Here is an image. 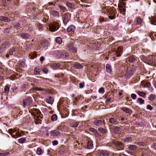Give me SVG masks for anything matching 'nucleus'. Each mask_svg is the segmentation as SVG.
I'll use <instances>...</instances> for the list:
<instances>
[{
	"mask_svg": "<svg viewBox=\"0 0 156 156\" xmlns=\"http://www.w3.org/2000/svg\"><path fill=\"white\" fill-rule=\"evenodd\" d=\"M59 28V24L58 23L55 22L49 26L50 30L53 32L58 29Z\"/></svg>",
	"mask_w": 156,
	"mask_h": 156,
	"instance_id": "1",
	"label": "nucleus"
},
{
	"mask_svg": "<svg viewBox=\"0 0 156 156\" xmlns=\"http://www.w3.org/2000/svg\"><path fill=\"white\" fill-rule=\"evenodd\" d=\"M135 71L134 68H132L130 69H127V71L125 74L126 79L129 78L133 75Z\"/></svg>",
	"mask_w": 156,
	"mask_h": 156,
	"instance_id": "2",
	"label": "nucleus"
},
{
	"mask_svg": "<svg viewBox=\"0 0 156 156\" xmlns=\"http://www.w3.org/2000/svg\"><path fill=\"white\" fill-rule=\"evenodd\" d=\"M9 43L8 41H6L3 43L0 48V53H2L5 51L6 49L9 47Z\"/></svg>",
	"mask_w": 156,
	"mask_h": 156,
	"instance_id": "3",
	"label": "nucleus"
},
{
	"mask_svg": "<svg viewBox=\"0 0 156 156\" xmlns=\"http://www.w3.org/2000/svg\"><path fill=\"white\" fill-rule=\"evenodd\" d=\"M32 101L31 98H27L24 100L23 101V105L24 107L26 106H29L31 104Z\"/></svg>",
	"mask_w": 156,
	"mask_h": 156,
	"instance_id": "4",
	"label": "nucleus"
},
{
	"mask_svg": "<svg viewBox=\"0 0 156 156\" xmlns=\"http://www.w3.org/2000/svg\"><path fill=\"white\" fill-rule=\"evenodd\" d=\"M49 134L51 136H57L60 134L59 131L55 129L50 131Z\"/></svg>",
	"mask_w": 156,
	"mask_h": 156,
	"instance_id": "5",
	"label": "nucleus"
},
{
	"mask_svg": "<svg viewBox=\"0 0 156 156\" xmlns=\"http://www.w3.org/2000/svg\"><path fill=\"white\" fill-rule=\"evenodd\" d=\"M62 19L63 23L64 24H66L70 20L69 18L68 17V16L65 14L63 15Z\"/></svg>",
	"mask_w": 156,
	"mask_h": 156,
	"instance_id": "6",
	"label": "nucleus"
},
{
	"mask_svg": "<svg viewBox=\"0 0 156 156\" xmlns=\"http://www.w3.org/2000/svg\"><path fill=\"white\" fill-rule=\"evenodd\" d=\"M148 59L151 63H154L156 62V55L153 56L150 55L149 56Z\"/></svg>",
	"mask_w": 156,
	"mask_h": 156,
	"instance_id": "7",
	"label": "nucleus"
},
{
	"mask_svg": "<svg viewBox=\"0 0 156 156\" xmlns=\"http://www.w3.org/2000/svg\"><path fill=\"white\" fill-rule=\"evenodd\" d=\"M98 154L101 156H108V154L107 151L103 150L99 151Z\"/></svg>",
	"mask_w": 156,
	"mask_h": 156,
	"instance_id": "8",
	"label": "nucleus"
},
{
	"mask_svg": "<svg viewBox=\"0 0 156 156\" xmlns=\"http://www.w3.org/2000/svg\"><path fill=\"white\" fill-rule=\"evenodd\" d=\"M67 47L69 50H71L74 52H76V50H75V48L73 47V44H68Z\"/></svg>",
	"mask_w": 156,
	"mask_h": 156,
	"instance_id": "9",
	"label": "nucleus"
},
{
	"mask_svg": "<svg viewBox=\"0 0 156 156\" xmlns=\"http://www.w3.org/2000/svg\"><path fill=\"white\" fill-rule=\"evenodd\" d=\"M109 122L110 123L114 125H117L118 123V122L117 120L113 118L109 119Z\"/></svg>",
	"mask_w": 156,
	"mask_h": 156,
	"instance_id": "10",
	"label": "nucleus"
},
{
	"mask_svg": "<svg viewBox=\"0 0 156 156\" xmlns=\"http://www.w3.org/2000/svg\"><path fill=\"white\" fill-rule=\"evenodd\" d=\"M0 20L1 21L5 22H9L11 21L10 19L9 18H8L6 17L3 16L0 17Z\"/></svg>",
	"mask_w": 156,
	"mask_h": 156,
	"instance_id": "11",
	"label": "nucleus"
},
{
	"mask_svg": "<svg viewBox=\"0 0 156 156\" xmlns=\"http://www.w3.org/2000/svg\"><path fill=\"white\" fill-rule=\"evenodd\" d=\"M106 69L107 72L109 73H110L112 71V67L109 64H106Z\"/></svg>",
	"mask_w": 156,
	"mask_h": 156,
	"instance_id": "12",
	"label": "nucleus"
},
{
	"mask_svg": "<svg viewBox=\"0 0 156 156\" xmlns=\"http://www.w3.org/2000/svg\"><path fill=\"white\" fill-rule=\"evenodd\" d=\"M156 96L154 94H150L149 95L148 97V99L151 101H153L155 99Z\"/></svg>",
	"mask_w": 156,
	"mask_h": 156,
	"instance_id": "13",
	"label": "nucleus"
},
{
	"mask_svg": "<svg viewBox=\"0 0 156 156\" xmlns=\"http://www.w3.org/2000/svg\"><path fill=\"white\" fill-rule=\"evenodd\" d=\"M122 50L121 47H119L117 48V50L116 51V56L119 57L121 55V53H122Z\"/></svg>",
	"mask_w": 156,
	"mask_h": 156,
	"instance_id": "14",
	"label": "nucleus"
},
{
	"mask_svg": "<svg viewBox=\"0 0 156 156\" xmlns=\"http://www.w3.org/2000/svg\"><path fill=\"white\" fill-rule=\"evenodd\" d=\"M75 29V27L73 26H70L67 29V31L68 32H73Z\"/></svg>",
	"mask_w": 156,
	"mask_h": 156,
	"instance_id": "15",
	"label": "nucleus"
},
{
	"mask_svg": "<svg viewBox=\"0 0 156 156\" xmlns=\"http://www.w3.org/2000/svg\"><path fill=\"white\" fill-rule=\"evenodd\" d=\"M122 110L125 112L126 113L130 114L131 113L132 111L130 109L128 108H124L122 109Z\"/></svg>",
	"mask_w": 156,
	"mask_h": 156,
	"instance_id": "16",
	"label": "nucleus"
},
{
	"mask_svg": "<svg viewBox=\"0 0 156 156\" xmlns=\"http://www.w3.org/2000/svg\"><path fill=\"white\" fill-rule=\"evenodd\" d=\"M137 94L140 96L144 98L146 97V94L143 91H138L137 92Z\"/></svg>",
	"mask_w": 156,
	"mask_h": 156,
	"instance_id": "17",
	"label": "nucleus"
},
{
	"mask_svg": "<svg viewBox=\"0 0 156 156\" xmlns=\"http://www.w3.org/2000/svg\"><path fill=\"white\" fill-rule=\"evenodd\" d=\"M93 147V144L92 141L91 140H89L87 144V148L89 149H91Z\"/></svg>",
	"mask_w": 156,
	"mask_h": 156,
	"instance_id": "18",
	"label": "nucleus"
},
{
	"mask_svg": "<svg viewBox=\"0 0 156 156\" xmlns=\"http://www.w3.org/2000/svg\"><path fill=\"white\" fill-rule=\"evenodd\" d=\"M51 13L55 17L59 16V13L56 11L52 10L51 11Z\"/></svg>",
	"mask_w": 156,
	"mask_h": 156,
	"instance_id": "19",
	"label": "nucleus"
},
{
	"mask_svg": "<svg viewBox=\"0 0 156 156\" xmlns=\"http://www.w3.org/2000/svg\"><path fill=\"white\" fill-rule=\"evenodd\" d=\"M94 122L97 126H100L102 125L101 121V120L95 119Z\"/></svg>",
	"mask_w": 156,
	"mask_h": 156,
	"instance_id": "20",
	"label": "nucleus"
},
{
	"mask_svg": "<svg viewBox=\"0 0 156 156\" xmlns=\"http://www.w3.org/2000/svg\"><path fill=\"white\" fill-rule=\"evenodd\" d=\"M21 37L23 38L27 39L30 37V35L27 33H23L21 34Z\"/></svg>",
	"mask_w": 156,
	"mask_h": 156,
	"instance_id": "21",
	"label": "nucleus"
},
{
	"mask_svg": "<svg viewBox=\"0 0 156 156\" xmlns=\"http://www.w3.org/2000/svg\"><path fill=\"white\" fill-rule=\"evenodd\" d=\"M128 148L130 150L134 151L136 149L137 147L135 145H130L129 146Z\"/></svg>",
	"mask_w": 156,
	"mask_h": 156,
	"instance_id": "22",
	"label": "nucleus"
},
{
	"mask_svg": "<svg viewBox=\"0 0 156 156\" xmlns=\"http://www.w3.org/2000/svg\"><path fill=\"white\" fill-rule=\"evenodd\" d=\"M74 67L76 69H81L83 67L82 66L80 63H75L74 64Z\"/></svg>",
	"mask_w": 156,
	"mask_h": 156,
	"instance_id": "23",
	"label": "nucleus"
},
{
	"mask_svg": "<svg viewBox=\"0 0 156 156\" xmlns=\"http://www.w3.org/2000/svg\"><path fill=\"white\" fill-rule=\"evenodd\" d=\"M47 102L49 104H52L54 100L51 97H48L46 100Z\"/></svg>",
	"mask_w": 156,
	"mask_h": 156,
	"instance_id": "24",
	"label": "nucleus"
},
{
	"mask_svg": "<svg viewBox=\"0 0 156 156\" xmlns=\"http://www.w3.org/2000/svg\"><path fill=\"white\" fill-rule=\"evenodd\" d=\"M58 7L59 8L60 11L62 12H64L66 9V7L64 6L59 5Z\"/></svg>",
	"mask_w": 156,
	"mask_h": 156,
	"instance_id": "25",
	"label": "nucleus"
},
{
	"mask_svg": "<svg viewBox=\"0 0 156 156\" xmlns=\"http://www.w3.org/2000/svg\"><path fill=\"white\" fill-rule=\"evenodd\" d=\"M89 130L93 132L96 136H98V133L97 131L94 128H90L89 129Z\"/></svg>",
	"mask_w": 156,
	"mask_h": 156,
	"instance_id": "26",
	"label": "nucleus"
},
{
	"mask_svg": "<svg viewBox=\"0 0 156 156\" xmlns=\"http://www.w3.org/2000/svg\"><path fill=\"white\" fill-rule=\"evenodd\" d=\"M21 136V134L20 132H17L14 135H12V136L15 138H16Z\"/></svg>",
	"mask_w": 156,
	"mask_h": 156,
	"instance_id": "27",
	"label": "nucleus"
},
{
	"mask_svg": "<svg viewBox=\"0 0 156 156\" xmlns=\"http://www.w3.org/2000/svg\"><path fill=\"white\" fill-rule=\"evenodd\" d=\"M41 69L39 67H37L35 68L34 70V73L37 75L40 72Z\"/></svg>",
	"mask_w": 156,
	"mask_h": 156,
	"instance_id": "28",
	"label": "nucleus"
},
{
	"mask_svg": "<svg viewBox=\"0 0 156 156\" xmlns=\"http://www.w3.org/2000/svg\"><path fill=\"white\" fill-rule=\"evenodd\" d=\"M16 50V48H15L13 47L12 48H11L10 49V50L9 52L8 53L10 55H12L13 52H15Z\"/></svg>",
	"mask_w": 156,
	"mask_h": 156,
	"instance_id": "29",
	"label": "nucleus"
},
{
	"mask_svg": "<svg viewBox=\"0 0 156 156\" xmlns=\"http://www.w3.org/2000/svg\"><path fill=\"white\" fill-rule=\"evenodd\" d=\"M150 22L152 25H156V18L154 17H153L150 20Z\"/></svg>",
	"mask_w": 156,
	"mask_h": 156,
	"instance_id": "30",
	"label": "nucleus"
},
{
	"mask_svg": "<svg viewBox=\"0 0 156 156\" xmlns=\"http://www.w3.org/2000/svg\"><path fill=\"white\" fill-rule=\"evenodd\" d=\"M121 129L119 127H116L114 128L115 132L116 133H120L121 130Z\"/></svg>",
	"mask_w": 156,
	"mask_h": 156,
	"instance_id": "31",
	"label": "nucleus"
},
{
	"mask_svg": "<svg viewBox=\"0 0 156 156\" xmlns=\"http://www.w3.org/2000/svg\"><path fill=\"white\" fill-rule=\"evenodd\" d=\"M112 142L114 144L116 145L117 147H121V146L122 145V143L121 142L117 141H113Z\"/></svg>",
	"mask_w": 156,
	"mask_h": 156,
	"instance_id": "32",
	"label": "nucleus"
},
{
	"mask_svg": "<svg viewBox=\"0 0 156 156\" xmlns=\"http://www.w3.org/2000/svg\"><path fill=\"white\" fill-rule=\"evenodd\" d=\"M36 153L38 155H40L43 153V151L40 148H38L37 149Z\"/></svg>",
	"mask_w": 156,
	"mask_h": 156,
	"instance_id": "33",
	"label": "nucleus"
},
{
	"mask_svg": "<svg viewBox=\"0 0 156 156\" xmlns=\"http://www.w3.org/2000/svg\"><path fill=\"white\" fill-rule=\"evenodd\" d=\"M142 19L140 17H138L136 19V24L138 25H140L142 22Z\"/></svg>",
	"mask_w": 156,
	"mask_h": 156,
	"instance_id": "34",
	"label": "nucleus"
},
{
	"mask_svg": "<svg viewBox=\"0 0 156 156\" xmlns=\"http://www.w3.org/2000/svg\"><path fill=\"white\" fill-rule=\"evenodd\" d=\"M37 57V55L36 54V52H33L32 55H29V58L30 59H33Z\"/></svg>",
	"mask_w": 156,
	"mask_h": 156,
	"instance_id": "35",
	"label": "nucleus"
},
{
	"mask_svg": "<svg viewBox=\"0 0 156 156\" xmlns=\"http://www.w3.org/2000/svg\"><path fill=\"white\" fill-rule=\"evenodd\" d=\"M56 42L59 44L62 43V39L60 37H57L55 39Z\"/></svg>",
	"mask_w": 156,
	"mask_h": 156,
	"instance_id": "36",
	"label": "nucleus"
},
{
	"mask_svg": "<svg viewBox=\"0 0 156 156\" xmlns=\"http://www.w3.org/2000/svg\"><path fill=\"white\" fill-rule=\"evenodd\" d=\"M98 130L99 132L102 133H104L106 132V130L105 129L102 128H99L98 129Z\"/></svg>",
	"mask_w": 156,
	"mask_h": 156,
	"instance_id": "37",
	"label": "nucleus"
},
{
	"mask_svg": "<svg viewBox=\"0 0 156 156\" xmlns=\"http://www.w3.org/2000/svg\"><path fill=\"white\" fill-rule=\"evenodd\" d=\"M78 123L77 122H73L70 124V126L73 127H76L78 126Z\"/></svg>",
	"mask_w": 156,
	"mask_h": 156,
	"instance_id": "38",
	"label": "nucleus"
},
{
	"mask_svg": "<svg viewBox=\"0 0 156 156\" xmlns=\"http://www.w3.org/2000/svg\"><path fill=\"white\" fill-rule=\"evenodd\" d=\"M137 101L141 105L144 104V101L143 99L142 98H138L137 99Z\"/></svg>",
	"mask_w": 156,
	"mask_h": 156,
	"instance_id": "39",
	"label": "nucleus"
},
{
	"mask_svg": "<svg viewBox=\"0 0 156 156\" xmlns=\"http://www.w3.org/2000/svg\"><path fill=\"white\" fill-rule=\"evenodd\" d=\"M26 140V139L24 138H22L19 140L18 142L19 143L23 144L24 143Z\"/></svg>",
	"mask_w": 156,
	"mask_h": 156,
	"instance_id": "40",
	"label": "nucleus"
},
{
	"mask_svg": "<svg viewBox=\"0 0 156 156\" xmlns=\"http://www.w3.org/2000/svg\"><path fill=\"white\" fill-rule=\"evenodd\" d=\"M35 113L36 115V117L37 118H41V117L40 116L41 112L39 111H35Z\"/></svg>",
	"mask_w": 156,
	"mask_h": 156,
	"instance_id": "41",
	"label": "nucleus"
},
{
	"mask_svg": "<svg viewBox=\"0 0 156 156\" xmlns=\"http://www.w3.org/2000/svg\"><path fill=\"white\" fill-rule=\"evenodd\" d=\"M57 116L56 115H53L51 117V119L53 121H55L57 120Z\"/></svg>",
	"mask_w": 156,
	"mask_h": 156,
	"instance_id": "42",
	"label": "nucleus"
},
{
	"mask_svg": "<svg viewBox=\"0 0 156 156\" xmlns=\"http://www.w3.org/2000/svg\"><path fill=\"white\" fill-rule=\"evenodd\" d=\"M126 6V4L125 2H121L119 4V8H125Z\"/></svg>",
	"mask_w": 156,
	"mask_h": 156,
	"instance_id": "43",
	"label": "nucleus"
},
{
	"mask_svg": "<svg viewBox=\"0 0 156 156\" xmlns=\"http://www.w3.org/2000/svg\"><path fill=\"white\" fill-rule=\"evenodd\" d=\"M9 88L8 86H5L4 88L5 93L7 94L9 93Z\"/></svg>",
	"mask_w": 156,
	"mask_h": 156,
	"instance_id": "44",
	"label": "nucleus"
},
{
	"mask_svg": "<svg viewBox=\"0 0 156 156\" xmlns=\"http://www.w3.org/2000/svg\"><path fill=\"white\" fill-rule=\"evenodd\" d=\"M9 133L12 136V135H14V134H13V133H14L15 131V130L14 129H9Z\"/></svg>",
	"mask_w": 156,
	"mask_h": 156,
	"instance_id": "45",
	"label": "nucleus"
},
{
	"mask_svg": "<svg viewBox=\"0 0 156 156\" xmlns=\"http://www.w3.org/2000/svg\"><path fill=\"white\" fill-rule=\"evenodd\" d=\"M9 154V152H6L5 153H0V156H6Z\"/></svg>",
	"mask_w": 156,
	"mask_h": 156,
	"instance_id": "46",
	"label": "nucleus"
},
{
	"mask_svg": "<svg viewBox=\"0 0 156 156\" xmlns=\"http://www.w3.org/2000/svg\"><path fill=\"white\" fill-rule=\"evenodd\" d=\"M98 92L99 93L101 94H103L104 92V89L103 87H101L100 88Z\"/></svg>",
	"mask_w": 156,
	"mask_h": 156,
	"instance_id": "47",
	"label": "nucleus"
},
{
	"mask_svg": "<svg viewBox=\"0 0 156 156\" xmlns=\"http://www.w3.org/2000/svg\"><path fill=\"white\" fill-rule=\"evenodd\" d=\"M129 61L130 62H132L135 60V58L133 56H130L129 58Z\"/></svg>",
	"mask_w": 156,
	"mask_h": 156,
	"instance_id": "48",
	"label": "nucleus"
},
{
	"mask_svg": "<svg viewBox=\"0 0 156 156\" xmlns=\"http://www.w3.org/2000/svg\"><path fill=\"white\" fill-rule=\"evenodd\" d=\"M84 82L80 83L79 84V88H83L84 87Z\"/></svg>",
	"mask_w": 156,
	"mask_h": 156,
	"instance_id": "49",
	"label": "nucleus"
},
{
	"mask_svg": "<svg viewBox=\"0 0 156 156\" xmlns=\"http://www.w3.org/2000/svg\"><path fill=\"white\" fill-rule=\"evenodd\" d=\"M147 109L151 111L153 109V107L151 105H148L147 106Z\"/></svg>",
	"mask_w": 156,
	"mask_h": 156,
	"instance_id": "50",
	"label": "nucleus"
},
{
	"mask_svg": "<svg viewBox=\"0 0 156 156\" xmlns=\"http://www.w3.org/2000/svg\"><path fill=\"white\" fill-rule=\"evenodd\" d=\"M14 25L15 27H18L20 26V24L18 22H15L14 23Z\"/></svg>",
	"mask_w": 156,
	"mask_h": 156,
	"instance_id": "51",
	"label": "nucleus"
},
{
	"mask_svg": "<svg viewBox=\"0 0 156 156\" xmlns=\"http://www.w3.org/2000/svg\"><path fill=\"white\" fill-rule=\"evenodd\" d=\"M131 97L133 99H135L136 98V95L134 94H131Z\"/></svg>",
	"mask_w": 156,
	"mask_h": 156,
	"instance_id": "52",
	"label": "nucleus"
},
{
	"mask_svg": "<svg viewBox=\"0 0 156 156\" xmlns=\"http://www.w3.org/2000/svg\"><path fill=\"white\" fill-rule=\"evenodd\" d=\"M131 140V138L128 137L124 139V140L125 142H129Z\"/></svg>",
	"mask_w": 156,
	"mask_h": 156,
	"instance_id": "53",
	"label": "nucleus"
},
{
	"mask_svg": "<svg viewBox=\"0 0 156 156\" xmlns=\"http://www.w3.org/2000/svg\"><path fill=\"white\" fill-rule=\"evenodd\" d=\"M60 64L59 63H54L53 64V66L55 68H58L60 66Z\"/></svg>",
	"mask_w": 156,
	"mask_h": 156,
	"instance_id": "54",
	"label": "nucleus"
},
{
	"mask_svg": "<svg viewBox=\"0 0 156 156\" xmlns=\"http://www.w3.org/2000/svg\"><path fill=\"white\" fill-rule=\"evenodd\" d=\"M35 90L36 91H43L44 90V89L43 88H40L39 87H36L35 88Z\"/></svg>",
	"mask_w": 156,
	"mask_h": 156,
	"instance_id": "55",
	"label": "nucleus"
},
{
	"mask_svg": "<svg viewBox=\"0 0 156 156\" xmlns=\"http://www.w3.org/2000/svg\"><path fill=\"white\" fill-rule=\"evenodd\" d=\"M115 16H108V18L110 20H113L115 19Z\"/></svg>",
	"mask_w": 156,
	"mask_h": 156,
	"instance_id": "56",
	"label": "nucleus"
},
{
	"mask_svg": "<svg viewBox=\"0 0 156 156\" xmlns=\"http://www.w3.org/2000/svg\"><path fill=\"white\" fill-rule=\"evenodd\" d=\"M119 9H120V11L121 12H125L126 10L125 8H119Z\"/></svg>",
	"mask_w": 156,
	"mask_h": 156,
	"instance_id": "57",
	"label": "nucleus"
},
{
	"mask_svg": "<svg viewBox=\"0 0 156 156\" xmlns=\"http://www.w3.org/2000/svg\"><path fill=\"white\" fill-rule=\"evenodd\" d=\"M53 145H56L58 144V143L57 141L54 140L52 142Z\"/></svg>",
	"mask_w": 156,
	"mask_h": 156,
	"instance_id": "58",
	"label": "nucleus"
},
{
	"mask_svg": "<svg viewBox=\"0 0 156 156\" xmlns=\"http://www.w3.org/2000/svg\"><path fill=\"white\" fill-rule=\"evenodd\" d=\"M38 27L40 30H42V25L41 24H39V25H38Z\"/></svg>",
	"mask_w": 156,
	"mask_h": 156,
	"instance_id": "59",
	"label": "nucleus"
},
{
	"mask_svg": "<svg viewBox=\"0 0 156 156\" xmlns=\"http://www.w3.org/2000/svg\"><path fill=\"white\" fill-rule=\"evenodd\" d=\"M42 71L45 73H47L48 72V69L46 68H45L42 70Z\"/></svg>",
	"mask_w": 156,
	"mask_h": 156,
	"instance_id": "60",
	"label": "nucleus"
},
{
	"mask_svg": "<svg viewBox=\"0 0 156 156\" xmlns=\"http://www.w3.org/2000/svg\"><path fill=\"white\" fill-rule=\"evenodd\" d=\"M31 114L32 115H34L35 117H36V115L35 113V111L32 112H31Z\"/></svg>",
	"mask_w": 156,
	"mask_h": 156,
	"instance_id": "61",
	"label": "nucleus"
},
{
	"mask_svg": "<svg viewBox=\"0 0 156 156\" xmlns=\"http://www.w3.org/2000/svg\"><path fill=\"white\" fill-rule=\"evenodd\" d=\"M137 144L140 145H143L144 143L143 142H139Z\"/></svg>",
	"mask_w": 156,
	"mask_h": 156,
	"instance_id": "62",
	"label": "nucleus"
},
{
	"mask_svg": "<svg viewBox=\"0 0 156 156\" xmlns=\"http://www.w3.org/2000/svg\"><path fill=\"white\" fill-rule=\"evenodd\" d=\"M44 60V58L43 56H41L40 58V61H43Z\"/></svg>",
	"mask_w": 156,
	"mask_h": 156,
	"instance_id": "63",
	"label": "nucleus"
},
{
	"mask_svg": "<svg viewBox=\"0 0 156 156\" xmlns=\"http://www.w3.org/2000/svg\"><path fill=\"white\" fill-rule=\"evenodd\" d=\"M153 148L154 149L156 150V143H154V144Z\"/></svg>",
	"mask_w": 156,
	"mask_h": 156,
	"instance_id": "64",
	"label": "nucleus"
}]
</instances>
